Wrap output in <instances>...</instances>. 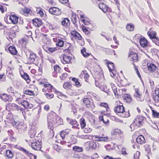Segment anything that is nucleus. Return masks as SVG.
<instances>
[{"mask_svg": "<svg viewBox=\"0 0 159 159\" xmlns=\"http://www.w3.org/2000/svg\"><path fill=\"white\" fill-rule=\"evenodd\" d=\"M71 83L70 82H67L64 83L63 87L64 89H70L71 86Z\"/></svg>", "mask_w": 159, "mask_h": 159, "instance_id": "nucleus-39", "label": "nucleus"}, {"mask_svg": "<svg viewBox=\"0 0 159 159\" xmlns=\"http://www.w3.org/2000/svg\"><path fill=\"white\" fill-rule=\"evenodd\" d=\"M147 34L150 38L152 40V39H153V38H155L156 37V33L155 32L152 33L151 32L148 31V32Z\"/></svg>", "mask_w": 159, "mask_h": 159, "instance_id": "nucleus-36", "label": "nucleus"}, {"mask_svg": "<svg viewBox=\"0 0 159 159\" xmlns=\"http://www.w3.org/2000/svg\"><path fill=\"white\" fill-rule=\"evenodd\" d=\"M33 24L37 27H39L43 24L41 20L39 18H35L32 20Z\"/></svg>", "mask_w": 159, "mask_h": 159, "instance_id": "nucleus-14", "label": "nucleus"}, {"mask_svg": "<svg viewBox=\"0 0 159 159\" xmlns=\"http://www.w3.org/2000/svg\"><path fill=\"white\" fill-rule=\"evenodd\" d=\"M9 19L11 21L12 23L16 24L18 22L19 17L15 15H10L9 16Z\"/></svg>", "mask_w": 159, "mask_h": 159, "instance_id": "nucleus-13", "label": "nucleus"}, {"mask_svg": "<svg viewBox=\"0 0 159 159\" xmlns=\"http://www.w3.org/2000/svg\"><path fill=\"white\" fill-rule=\"evenodd\" d=\"M17 105L14 103H9L6 107L7 110H16L17 109Z\"/></svg>", "mask_w": 159, "mask_h": 159, "instance_id": "nucleus-20", "label": "nucleus"}, {"mask_svg": "<svg viewBox=\"0 0 159 159\" xmlns=\"http://www.w3.org/2000/svg\"><path fill=\"white\" fill-rule=\"evenodd\" d=\"M0 80L2 82L6 81V76L5 74L0 75Z\"/></svg>", "mask_w": 159, "mask_h": 159, "instance_id": "nucleus-51", "label": "nucleus"}, {"mask_svg": "<svg viewBox=\"0 0 159 159\" xmlns=\"http://www.w3.org/2000/svg\"><path fill=\"white\" fill-rule=\"evenodd\" d=\"M24 93L30 95H34V93L33 91L29 90H26L24 92Z\"/></svg>", "mask_w": 159, "mask_h": 159, "instance_id": "nucleus-42", "label": "nucleus"}, {"mask_svg": "<svg viewBox=\"0 0 159 159\" xmlns=\"http://www.w3.org/2000/svg\"><path fill=\"white\" fill-rule=\"evenodd\" d=\"M48 127L49 129H50L51 130L53 128H52L53 125L52 122L48 121Z\"/></svg>", "mask_w": 159, "mask_h": 159, "instance_id": "nucleus-59", "label": "nucleus"}, {"mask_svg": "<svg viewBox=\"0 0 159 159\" xmlns=\"http://www.w3.org/2000/svg\"><path fill=\"white\" fill-rule=\"evenodd\" d=\"M36 134V132L33 130H31L29 132V135L31 138H33L34 137Z\"/></svg>", "mask_w": 159, "mask_h": 159, "instance_id": "nucleus-46", "label": "nucleus"}, {"mask_svg": "<svg viewBox=\"0 0 159 159\" xmlns=\"http://www.w3.org/2000/svg\"><path fill=\"white\" fill-rule=\"evenodd\" d=\"M84 103L85 104L87 107H90L91 105L90 100L87 98H85L83 100Z\"/></svg>", "mask_w": 159, "mask_h": 159, "instance_id": "nucleus-29", "label": "nucleus"}, {"mask_svg": "<svg viewBox=\"0 0 159 159\" xmlns=\"http://www.w3.org/2000/svg\"><path fill=\"white\" fill-rule=\"evenodd\" d=\"M67 120L69 123L73 126L72 127L77 128L78 129H80L79 125L77 121L75 120H70L68 118H67Z\"/></svg>", "mask_w": 159, "mask_h": 159, "instance_id": "nucleus-11", "label": "nucleus"}, {"mask_svg": "<svg viewBox=\"0 0 159 159\" xmlns=\"http://www.w3.org/2000/svg\"><path fill=\"white\" fill-rule=\"evenodd\" d=\"M0 98L5 102H10L12 100L11 96L5 93H0Z\"/></svg>", "mask_w": 159, "mask_h": 159, "instance_id": "nucleus-4", "label": "nucleus"}, {"mask_svg": "<svg viewBox=\"0 0 159 159\" xmlns=\"http://www.w3.org/2000/svg\"><path fill=\"white\" fill-rule=\"evenodd\" d=\"M7 50L9 51L10 53L12 55H16L18 53L16 47L14 46H10L8 48Z\"/></svg>", "mask_w": 159, "mask_h": 159, "instance_id": "nucleus-18", "label": "nucleus"}, {"mask_svg": "<svg viewBox=\"0 0 159 159\" xmlns=\"http://www.w3.org/2000/svg\"><path fill=\"white\" fill-rule=\"evenodd\" d=\"M81 74L82 75H84V77L85 79V80L86 82H88L90 84H91L93 83L94 82H95V85L96 86H97V85L96 83V80H95V78H93L92 79V82L89 81L88 79H89V74L87 73V71L86 70H83L81 72Z\"/></svg>", "mask_w": 159, "mask_h": 159, "instance_id": "nucleus-3", "label": "nucleus"}, {"mask_svg": "<svg viewBox=\"0 0 159 159\" xmlns=\"http://www.w3.org/2000/svg\"><path fill=\"white\" fill-rule=\"evenodd\" d=\"M68 134V133L64 131H62L60 134V135L63 139H64L65 137Z\"/></svg>", "mask_w": 159, "mask_h": 159, "instance_id": "nucleus-41", "label": "nucleus"}, {"mask_svg": "<svg viewBox=\"0 0 159 159\" xmlns=\"http://www.w3.org/2000/svg\"><path fill=\"white\" fill-rule=\"evenodd\" d=\"M147 66L148 70L152 72L154 71H156L157 69L156 66L152 63H147Z\"/></svg>", "mask_w": 159, "mask_h": 159, "instance_id": "nucleus-17", "label": "nucleus"}, {"mask_svg": "<svg viewBox=\"0 0 159 159\" xmlns=\"http://www.w3.org/2000/svg\"><path fill=\"white\" fill-rule=\"evenodd\" d=\"M19 104L23 106L24 108H27L28 106H30L29 103L27 100H23Z\"/></svg>", "mask_w": 159, "mask_h": 159, "instance_id": "nucleus-32", "label": "nucleus"}, {"mask_svg": "<svg viewBox=\"0 0 159 159\" xmlns=\"http://www.w3.org/2000/svg\"><path fill=\"white\" fill-rule=\"evenodd\" d=\"M100 106L106 108L107 112L108 111V109H109V107L108 106V104L107 103L105 102H102L100 104Z\"/></svg>", "mask_w": 159, "mask_h": 159, "instance_id": "nucleus-37", "label": "nucleus"}, {"mask_svg": "<svg viewBox=\"0 0 159 159\" xmlns=\"http://www.w3.org/2000/svg\"><path fill=\"white\" fill-rule=\"evenodd\" d=\"M62 25L66 28H68L70 25V21L68 18H65L61 21Z\"/></svg>", "mask_w": 159, "mask_h": 159, "instance_id": "nucleus-21", "label": "nucleus"}, {"mask_svg": "<svg viewBox=\"0 0 159 159\" xmlns=\"http://www.w3.org/2000/svg\"><path fill=\"white\" fill-rule=\"evenodd\" d=\"M157 69L156 71H154L152 73H153V75L154 77L156 78H159V72L157 71Z\"/></svg>", "mask_w": 159, "mask_h": 159, "instance_id": "nucleus-48", "label": "nucleus"}, {"mask_svg": "<svg viewBox=\"0 0 159 159\" xmlns=\"http://www.w3.org/2000/svg\"><path fill=\"white\" fill-rule=\"evenodd\" d=\"M111 118L112 120H114L116 122H120V121L119 119L115 116H112Z\"/></svg>", "mask_w": 159, "mask_h": 159, "instance_id": "nucleus-58", "label": "nucleus"}, {"mask_svg": "<svg viewBox=\"0 0 159 159\" xmlns=\"http://www.w3.org/2000/svg\"><path fill=\"white\" fill-rule=\"evenodd\" d=\"M71 19L73 23L74 24H75L77 21V18L75 15L73 14L72 16Z\"/></svg>", "mask_w": 159, "mask_h": 159, "instance_id": "nucleus-47", "label": "nucleus"}, {"mask_svg": "<svg viewBox=\"0 0 159 159\" xmlns=\"http://www.w3.org/2000/svg\"><path fill=\"white\" fill-rule=\"evenodd\" d=\"M8 31L7 30V28H4V34L7 35L8 36L9 38L10 39H12V37H14L15 36H12V31H11L10 30H9V32H8Z\"/></svg>", "mask_w": 159, "mask_h": 159, "instance_id": "nucleus-25", "label": "nucleus"}, {"mask_svg": "<svg viewBox=\"0 0 159 159\" xmlns=\"http://www.w3.org/2000/svg\"><path fill=\"white\" fill-rule=\"evenodd\" d=\"M108 139L107 137H100L99 138V139H97V141H106Z\"/></svg>", "mask_w": 159, "mask_h": 159, "instance_id": "nucleus-50", "label": "nucleus"}, {"mask_svg": "<svg viewBox=\"0 0 159 159\" xmlns=\"http://www.w3.org/2000/svg\"><path fill=\"white\" fill-rule=\"evenodd\" d=\"M152 42L156 45L159 46V39L158 37H156L155 38L152 39Z\"/></svg>", "mask_w": 159, "mask_h": 159, "instance_id": "nucleus-45", "label": "nucleus"}, {"mask_svg": "<svg viewBox=\"0 0 159 159\" xmlns=\"http://www.w3.org/2000/svg\"><path fill=\"white\" fill-rule=\"evenodd\" d=\"M105 159H120V158H114L108 155L107 156L104 158Z\"/></svg>", "mask_w": 159, "mask_h": 159, "instance_id": "nucleus-64", "label": "nucleus"}, {"mask_svg": "<svg viewBox=\"0 0 159 159\" xmlns=\"http://www.w3.org/2000/svg\"><path fill=\"white\" fill-rule=\"evenodd\" d=\"M82 21L85 25H88L90 23L89 21L86 19H83Z\"/></svg>", "mask_w": 159, "mask_h": 159, "instance_id": "nucleus-62", "label": "nucleus"}, {"mask_svg": "<svg viewBox=\"0 0 159 159\" xmlns=\"http://www.w3.org/2000/svg\"><path fill=\"white\" fill-rule=\"evenodd\" d=\"M27 127L26 125L24 124L23 123H20L18 126V129H20L21 131H24L27 130Z\"/></svg>", "mask_w": 159, "mask_h": 159, "instance_id": "nucleus-27", "label": "nucleus"}, {"mask_svg": "<svg viewBox=\"0 0 159 159\" xmlns=\"http://www.w3.org/2000/svg\"><path fill=\"white\" fill-rule=\"evenodd\" d=\"M53 68L55 71H56L57 72H59L61 69L60 67L58 65L54 66L53 67Z\"/></svg>", "mask_w": 159, "mask_h": 159, "instance_id": "nucleus-55", "label": "nucleus"}, {"mask_svg": "<svg viewBox=\"0 0 159 159\" xmlns=\"http://www.w3.org/2000/svg\"><path fill=\"white\" fill-rule=\"evenodd\" d=\"M153 98L155 102L157 103L159 102V89L156 88L152 93Z\"/></svg>", "mask_w": 159, "mask_h": 159, "instance_id": "nucleus-6", "label": "nucleus"}, {"mask_svg": "<svg viewBox=\"0 0 159 159\" xmlns=\"http://www.w3.org/2000/svg\"><path fill=\"white\" fill-rule=\"evenodd\" d=\"M92 130V129L90 128L87 127L85 128L84 130V131L85 133H90Z\"/></svg>", "mask_w": 159, "mask_h": 159, "instance_id": "nucleus-56", "label": "nucleus"}, {"mask_svg": "<svg viewBox=\"0 0 159 159\" xmlns=\"http://www.w3.org/2000/svg\"><path fill=\"white\" fill-rule=\"evenodd\" d=\"M130 57L131 60L134 61V62H137L138 61V55L135 53L131 52L129 54L128 57Z\"/></svg>", "mask_w": 159, "mask_h": 159, "instance_id": "nucleus-10", "label": "nucleus"}, {"mask_svg": "<svg viewBox=\"0 0 159 159\" xmlns=\"http://www.w3.org/2000/svg\"><path fill=\"white\" fill-rule=\"evenodd\" d=\"M121 154L123 155H127L128 154L127 153L126 151L125 148H123L121 150Z\"/></svg>", "mask_w": 159, "mask_h": 159, "instance_id": "nucleus-60", "label": "nucleus"}, {"mask_svg": "<svg viewBox=\"0 0 159 159\" xmlns=\"http://www.w3.org/2000/svg\"><path fill=\"white\" fill-rule=\"evenodd\" d=\"M9 124H11L13 126L17 129L18 128V126L20 125L19 122L15 121L14 119L11 118L9 119L8 120H7Z\"/></svg>", "mask_w": 159, "mask_h": 159, "instance_id": "nucleus-12", "label": "nucleus"}, {"mask_svg": "<svg viewBox=\"0 0 159 159\" xmlns=\"http://www.w3.org/2000/svg\"><path fill=\"white\" fill-rule=\"evenodd\" d=\"M64 43V41L62 40L58 39L56 43V44L57 46L61 47L63 46Z\"/></svg>", "mask_w": 159, "mask_h": 159, "instance_id": "nucleus-38", "label": "nucleus"}, {"mask_svg": "<svg viewBox=\"0 0 159 159\" xmlns=\"http://www.w3.org/2000/svg\"><path fill=\"white\" fill-rule=\"evenodd\" d=\"M140 152L139 151H137L136 153L134 154V159H139V157L140 156Z\"/></svg>", "mask_w": 159, "mask_h": 159, "instance_id": "nucleus-49", "label": "nucleus"}, {"mask_svg": "<svg viewBox=\"0 0 159 159\" xmlns=\"http://www.w3.org/2000/svg\"><path fill=\"white\" fill-rule=\"evenodd\" d=\"M75 85L77 87H80L81 86V84L80 82L78 80L75 83Z\"/></svg>", "mask_w": 159, "mask_h": 159, "instance_id": "nucleus-63", "label": "nucleus"}, {"mask_svg": "<svg viewBox=\"0 0 159 159\" xmlns=\"http://www.w3.org/2000/svg\"><path fill=\"white\" fill-rule=\"evenodd\" d=\"M71 57L70 56L64 54L63 56L62 59H61V61L64 64H68L71 62Z\"/></svg>", "mask_w": 159, "mask_h": 159, "instance_id": "nucleus-7", "label": "nucleus"}, {"mask_svg": "<svg viewBox=\"0 0 159 159\" xmlns=\"http://www.w3.org/2000/svg\"><path fill=\"white\" fill-rule=\"evenodd\" d=\"M136 142L140 144H142L145 143L144 137L142 135H139L136 139Z\"/></svg>", "mask_w": 159, "mask_h": 159, "instance_id": "nucleus-16", "label": "nucleus"}, {"mask_svg": "<svg viewBox=\"0 0 159 159\" xmlns=\"http://www.w3.org/2000/svg\"><path fill=\"white\" fill-rule=\"evenodd\" d=\"M43 48L46 52L49 54L52 53L57 50L56 48L48 47L45 45L43 46Z\"/></svg>", "mask_w": 159, "mask_h": 159, "instance_id": "nucleus-9", "label": "nucleus"}, {"mask_svg": "<svg viewBox=\"0 0 159 159\" xmlns=\"http://www.w3.org/2000/svg\"><path fill=\"white\" fill-rule=\"evenodd\" d=\"M83 31L86 34L88 35L90 32L88 30V29L86 27H84L83 28Z\"/></svg>", "mask_w": 159, "mask_h": 159, "instance_id": "nucleus-57", "label": "nucleus"}, {"mask_svg": "<svg viewBox=\"0 0 159 159\" xmlns=\"http://www.w3.org/2000/svg\"><path fill=\"white\" fill-rule=\"evenodd\" d=\"M139 43L140 45L143 47H146L148 44V41L144 37H143L140 39Z\"/></svg>", "mask_w": 159, "mask_h": 159, "instance_id": "nucleus-22", "label": "nucleus"}, {"mask_svg": "<svg viewBox=\"0 0 159 159\" xmlns=\"http://www.w3.org/2000/svg\"><path fill=\"white\" fill-rule=\"evenodd\" d=\"M98 7L104 13L107 12L108 11V9H109L108 7L102 3H100L98 5Z\"/></svg>", "mask_w": 159, "mask_h": 159, "instance_id": "nucleus-19", "label": "nucleus"}, {"mask_svg": "<svg viewBox=\"0 0 159 159\" xmlns=\"http://www.w3.org/2000/svg\"><path fill=\"white\" fill-rule=\"evenodd\" d=\"M10 30L12 31V34L13 36H16V33L18 32L19 30V29L18 26L16 25L13 27H11L10 29Z\"/></svg>", "mask_w": 159, "mask_h": 159, "instance_id": "nucleus-24", "label": "nucleus"}, {"mask_svg": "<svg viewBox=\"0 0 159 159\" xmlns=\"http://www.w3.org/2000/svg\"><path fill=\"white\" fill-rule=\"evenodd\" d=\"M45 95L48 99H51L54 97V95L52 93H46Z\"/></svg>", "mask_w": 159, "mask_h": 159, "instance_id": "nucleus-52", "label": "nucleus"}, {"mask_svg": "<svg viewBox=\"0 0 159 159\" xmlns=\"http://www.w3.org/2000/svg\"><path fill=\"white\" fill-rule=\"evenodd\" d=\"M49 12L50 14L56 16L59 15L61 13V10L56 7H51L49 10Z\"/></svg>", "mask_w": 159, "mask_h": 159, "instance_id": "nucleus-5", "label": "nucleus"}, {"mask_svg": "<svg viewBox=\"0 0 159 159\" xmlns=\"http://www.w3.org/2000/svg\"><path fill=\"white\" fill-rule=\"evenodd\" d=\"M6 154L7 157L11 159L13 157V154L12 151L8 150L6 151Z\"/></svg>", "mask_w": 159, "mask_h": 159, "instance_id": "nucleus-35", "label": "nucleus"}, {"mask_svg": "<svg viewBox=\"0 0 159 159\" xmlns=\"http://www.w3.org/2000/svg\"><path fill=\"white\" fill-rule=\"evenodd\" d=\"M32 148L34 150L40 151L41 148V145L39 142H33L31 143Z\"/></svg>", "mask_w": 159, "mask_h": 159, "instance_id": "nucleus-8", "label": "nucleus"}, {"mask_svg": "<svg viewBox=\"0 0 159 159\" xmlns=\"http://www.w3.org/2000/svg\"><path fill=\"white\" fill-rule=\"evenodd\" d=\"M134 27V25L133 24L131 23L128 24L126 26V30L129 31L133 30Z\"/></svg>", "mask_w": 159, "mask_h": 159, "instance_id": "nucleus-31", "label": "nucleus"}, {"mask_svg": "<svg viewBox=\"0 0 159 159\" xmlns=\"http://www.w3.org/2000/svg\"><path fill=\"white\" fill-rule=\"evenodd\" d=\"M36 58V55L35 53H30V55L28 64H31L32 63H33L35 61Z\"/></svg>", "mask_w": 159, "mask_h": 159, "instance_id": "nucleus-15", "label": "nucleus"}, {"mask_svg": "<svg viewBox=\"0 0 159 159\" xmlns=\"http://www.w3.org/2000/svg\"><path fill=\"white\" fill-rule=\"evenodd\" d=\"M152 115L154 117L159 118V112L154 110H152Z\"/></svg>", "mask_w": 159, "mask_h": 159, "instance_id": "nucleus-44", "label": "nucleus"}, {"mask_svg": "<svg viewBox=\"0 0 159 159\" xmlns=\"http://www.w3.org/2000/svg\"><path fill=\"white\" fill-rule=\"evenodd\" d=\"M81 52L83 56L84 57H87L90 55L89 53L86 52L85 49H81Z\"/></svg>", "mask_w": 159, "mask_h": 159, "instance_id": "nucleus-43", "label": "nucleus"}, {"mask_svg": "<svg viewBox=\"0 0 159 159\" xmlns=\"http://www.w3.org/2000/svg\"><path fill=\"white\" fill-rule=\"evenodd\" d=\"M73 150L75 152H82L83 151V149L82 147H80L78 146H74L73 147Z\"/></svg>", "mask_w": 159, "mask_h": 159, "instance_id": "nucleus-34", "label": "nucleus"}, {"mask_svg": "<svg viewBox=\"0 0 159 159\" xmlns=\"http://www.w3.org/2000/svg\"><path fill=\"white\" fill-rule=\"evenodd\" d=\"M21 151L25 153L28 155L29 156H31V155H32L31 153H30L27 150H26L23 148Z\"/></svg>", "mask_w": 159, "mask_h": 159, "instance_id": "nucleus-53", "label": "nucleus"}, {"mask_svg": "<svg viewBox=\"0 0 159 159\" xmlns=\"http://www.w3.org/2000/svg\"><path fill=\"white\" fill-rule=\"evenodd\" d=\"M134 96L137 100H138V98H140L141 96V94L140 93L138 89H135V93L134 94Z\"/></svg>", "mask_w": 159, "mask_h": 159, "instance_id": "nucleus-28", "label": "nucleus"}, {"mask_svg": "<svg viewBox=\"0 0 159 159\" xmlns=\"http://www.w3.org/2000/svg\"><path fill=\"white\" fill-rule=\"evenodd\" d=\"M99 119L100 121H102L105 124H108L109 123V121L108 120H105L103 116H99Z\"/></svg>", "mask_w": 159, "mask_h": 159, "instance_id": "nucleus-40", "label": "nucleus"}, {"mask_svg": "<svg viewBox=\"0 0 159 159\" xmlns=\"http://www.w3.org/2000/svg\"><path fill=\"white\" fill-rule=\"evenodd\" d=\"M89 150L90 149L91 150L95 149L96 147V144L95 143L93 142H90L89 143Z\"/></svg>", "mask_w": 159, "mask_h": 159, "instance_id": "nucleus-26", "label": "nucleus"}, {"mask_svg": "<svg viewBox=\"0 0 159 159\" xmlns=\"http://www.w3.org/2000/svg\"><path fill=\"white\" fill-rule=\"evenodd\" d=\"M114 111L116 113H122L123 117H128L130 116L129 111H128L127 112H125V108L123 105H117L114 109Z\"/></svg>", "mask_w": 159, "mask_h": 159, "instance_id": "nucleus-1", "label": "nucleus"}, {"mask_svg": "<svg viewBox=\"0 0 159 159\" xmlns=\"http://www.w3.org/2000/svg\"><path fill=\"white\" fill-rule=\"evenodd\" d=\"M21 76L23 79L26 81L28 83H30V80L29 79V76L27 73H24V75H21Z\"/></svg>", "mask_w": 159, "mask_h": 159, "instance_id": "nucleus-33", "label": "nucleus"}, {"mask_svg": "<svg viewBox=\"0 0 159 159\" xmlns=\"http://www.w3.org/2000/svg\"><path fill=\"white\" fill-rule=\"evenodd\" d=\"M123 98L125 102L128 103H131L133 100L130 95L128 94H126L124 95Z\"/></svg>", "mask_w": 159, "mask_h": 159, "instance_id": "nucleus-23", "label": "nucleus"}, {"mask_svg": "<svg viewBox=\"0 0 159 159\" xmlns=\"http://www.w3.org/2000/svg\"><path fill=\"white\" fill-rule=\"evenodd\" d=\"M82 38V37L81 35L78 33H77V35H76L75 36V38L78 40H81V39Z\"/></svg>", "mask_w": 159, "mask_h": 159, "instance_id": "nucleus-61", "label": "nucleus"}, {"mask_svg": "<svg viewBox=\"0 0 159 159\" xmlns=\"http://www.w3.org/2000/svg\"><path fill=\"white\" fill-rule=\"evenodd\" d=\"M80 124L81 128L82 129H83L86 126V123L84 119L81 118L80 120Z\"/></svg>", "mask_w": 159, "mask_h": 159, "instance_id": "nucleus-30", "label": "nucleus"}, {"mask_svg": "<svg viewBox=\"0 0 159 159\" xmlns=\"http://www.w3.org/2000/svg\"><path fill=\"white\" fill-rule=\"evenodd\" d=\"M21 151L25 153L28 155L29 156H31V155H32L31 153H30L27 150H26L23 148Z\"/></svg>", "mask_w": 159, "mask_h": 159, "instance_id": "nucleus-54", "label": "nucleus"}, {"mask_svg": "<svg viewBox=\"0 0 159 159\" xmlns=\"http://www.w3.org/2000/svg\"><path fill=\"white\" fill-rule=\"evenodd\" d=\"M107 67L109 69L110 72H111L112 74H111V76L113 77L115 76L116 74V71L115 69V65L112 62H107Z\"/></svg>", "mask_w": 159, "mask_h": 159, "instance_id": "nucleus-2", "label": "nucleus"}]
</instances>
